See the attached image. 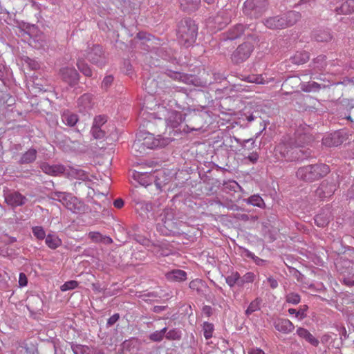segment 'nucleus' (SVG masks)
<instances>
[{"mask_svg": "<svg viewBox=\"0 0 354 354\" xmlns=\"http://www.w3.org/2000/svg\"><path fill=\"white\" fill-rule=\"evenodd\" d=\"M308 138L307 135H300L297 140L290 136L283 138L280 143L274 149V154L277 158H286L292 160L295 158L293 156L295 151L303 147Z\"/></svg>", "mask_w": 354, "mask_h": 354, "instance_id": "nucleus-1", "label": "nucleus"}, {"mask_svg": "<svg viewBox=\"0 0 354 354\" xmlns=\"http://www.w3.org/2000/svg\"><path fill=\"white\" fill-rule=\"evenodd\" d=\"M329 171V167L326 164L310 165L298 169L297 176L300 180L312 182L324 177Z\"/></svg>", "mask_w": 354, "mask_h": 354, "instance_id": "nucleus-2", "label": "nucleus"}, {"mask_svg": "<svg viewBox=\"0 0 354 354\" xmlns=\"http://www.w3.org/2000/svg\"><path fill=\"white\" fill-rule=\"evenodd\" d=\"M198 27L192 20L181 21L178 30L179 42L188 48L192 46L197 37Z\"/></svg>", "mask_w": 354, "mask_h": 354, "instance_id": "nucleus-3", "label": "nucleus"}, {"mask_svg": "<svg viewBox=\"0 0 354 354\" xmlns=\"http://www.w3.org/2000/svg\"><path fill=\"white\" fill-rule=\"evenodd\" d=\"M301 18L299 12H288L283 17H274L268 18L265 21V26L270 29H283L295 24Z\"/></svg>", "mask_w": 354, "mask_h": 354, "instance_id": "nucleus-4", "label": "nucleus"}, {"mask_svg": "<svg viewBox=\"0 0 354 354\" xmlns=\"http://www.w3.org/2000/svg\"><path fill=\"white\" fill-rule=\"evenodd\" d=\"M53 199L59 201L68 210L73 213H81L84 211V205L73 194L66 192H55Z\"/></svg>", "mask_w": 354, "mask_h": 354, "instance_id": "nucleus-5", "label": "nucleus"}, {"mask_svg": "<svg viewBox=\"0 0 354 354\" xmlns=\"http://www.w3.org/2000/svg\"><path fill=\"white\" fill-rule=\"evenodd\" d=\"M267 5V0H246L243 12L251 17L258 18L266 11Z\"/></svg>", "mask_w": 354, "mask_h": 354, "instance_id": "nucleus-6", "label": "nucleus"}, {"mask_svg": "<svg viewBox=\"0 0 354 354\" xmlns=\"http://www.w3.org/2000/svg\"><path fill=\"white\" fill-rule=\"evenodd\" d=\"M84 55L93 64L102 67L106 64V57L102 48L99 45L88 46Z\"/></svg>", "mask_w": 354, "mask_h": 354, "instance_id": "nucleus-7", "label": "nucleus"}, {"mask_svg": "<svg viewBox=\"0 0 354 354\" xmlns=\"http://www.w3.org/2000/svg\"><path fill=\"white\" fill-rule=\"evenodd\" d=\"M254 50L252 44L247 41L239 45L232 55V61L240 64L248 59Z\"/></svg>", "mask_w": 354, "mask_h": 354, "instance_id": "nucleus-8", "label": "nucleus"}, {"mask_svg": "<svg viewBox=\"0 0 354 354\" xmlns=\"http://www.w3.org/2000/svg\"><path fill=\"white\" fill-rule=\"evenodd\" d=\"M169 144L168 139L162 138L160 135L155 137L153 134L147 133L143 139L142 145L149 148L153 149L157 147H164Z\"/></svg>", "mask_w": 354, "mask_h": 354, "instance_id": "nucleus-9", "label": "nucleus"}, {"mask_svg": "<svg viewBox=\"0 0 354 354\" xmlns=\"http://www.w3.org/2000/svg\"><path fill=\"white\" fill-rule=\"evenodd\" d=\"M59 74L62 79L70 86H74L79 82L80 75L73 67H63L60 69Z\"/></svg>", "mask_w": 354, "mask_h": 354, "instance_id": "nucleus-10", "label": "nucleus"}, {"mask_svg": "<svg viewBox=\"0 0 354 354\" xmlns=\"http://www.w3.org/2000/svg\"><path fill=\"white\" fill-rule=\"evenodd\" d=\"M27 201L26 196L17 191L9 192L5 194L6 203L12 208L22 206Z\"/></svg>", "mask_w": 354, "mask_h": 354, "instance_id": "nucleus-11", "label": "nucleus"}, {"mask_svg": "<svg viewBox=\"0 0 354 354\" xmlns=\"http://www.w3.org/2000/svg\"><path fill=\"white\" fill-rule=\"evenodd\" d=\"M335 192V185L323 181L315 191L316 196L321 199L331 196Z\"/></svg>", "mask_w": 354, "mask_h": 354, "instance_id": "nucleus-12", "label": "nucleus"}, {"mask_svg": "<svg viewBox=\"0 0 354 354\" xmlns=\"http://www.w3.org/2000/svg\"><path fill=\"white\" fill-rule=\"evenodd\" d=\"M274 326L277 330L283 334L290 333L295 329L294 324L288 319H277L274 322Z\"/></svg>", "mask_w": 354, "mask_h": 354, "instance_id": "nucleus-13", "label": "nucleus"}, {"mask_svg": "<svg viewBox=\"0 0 354 354\" xmlns=\"http://www.w3.org/2000/svg\"><path fill=\"white\" fill-rule=\"evenodd\" d=\"M343 140L340 133L335 131L325 136L322 139V144L328 147H337L343 142Z\"/></svg>", "mask_w": 354, "mask_h": 354, "instance_id": "nucleus-14", "label": "nucleus"}, {"mask_svg": "<svg viewBox=\"0 0 354 354\" xmlns=\"http://www.w3.org/2000/svg\"><path fill=\"white\" fill-rule=\"evenodd\" d=\"M92 106V95L89 93H84L77 100V107L80 112L88 111Z\"/></svg>", "mask_w": 354, "mask_h": 354, "instance_id": "nucleus-15", "label": "nucleus"}, {"mask_svg": "<svg viewBox=\"0 0 354 354\" xmlns=\"http://www.w3.org/2000/svg\"><path fill=\"white\" fill-rule=\"evenodd\" d=\"M62 120L66 125L74 127L78 121V116L71 111L66 109L62 113Z\"/></svg>", "mask_w": 354, "mask_h": 354, "instance_id": "nucleus-16", "label": "nucleus"}, {"mask_svg": "<svg viewBox=\"0 0 354 354\" xmlns=\"http://www.w3.org/2000/svg\"><path fill=\"white\" fill-rule=\"evenodd\" d=\"M297 335L306 339L308 342H309L313 346H317L319 344V341L316 339L307 329L304 328L299 327L297 330Z\"/></svg>", "mask_w": 354, "mask_h": 354, "instance_id": "nucleus-17", "label": "nucleus"}, {"mask_svg": "<svg viewBox=\"0 0 354 354\" xmlns=\"http://www.w3.org/2000/svg\"><path fill=\"white\" fill-rule=\"evenodd\" d=\"M183 121V115L181 113L176 111H171L169 113L167 118L168 125L172 128L177 127Z\"/></svg>", "mask_w": 354, "mask_h": 354, "instance_id": "nucleus-18", "label": "nucleus"}, {"mask_svg": "<svg viewBox=\"0 0 354 354\" xmlns=\"http://www.w3.org/2000/svg\"><path fill=\"white\" fill-rule=\"evenodd\" d=\"M166 277L169 281H183L187 279V273L182 270H174L166 274Z\"/></svg>", "mask_w": 354, "mask_h": 354, "instance_id": "nucleus-19", "label": "nucleus"}, {"mask_svg": "<svg viewBox=\"0 0 354 354\" xmlns=\"http://www.w3.org/2000/svg\"><path fill=\"white\" fill-rule=\"evenodd\" d=\"M88 236L94 243H104L106 244H111L113 240L111 237L103 236L98 232H91L88 234Z\"/></svg>", "mask_w": 354, "mask_h": 354, "instance_id": "nucleus-20", "label": "nucleus"}, {"mask_svg": "<svg viewBox=\"0 0 354 354\" xmlns=\"http://www.w3.org/2000/svg\"><path fill=\"white\" fill-rule=\"evenodd\" d=\"M245 30V27L242 24H236L230 28L227 33V39L233 40L239 37Z\"/></svg>", "mask_w": 354, "mask_h": 354, "instance_id": "nucleus-21", "label": "nucleus"}, {"mask_svg": "<svg viewBox=\"0 0 354 354\" xmlns=\"http://www.w3.org/2000/svg\"><path fill=\"white\" fill-rule=\"evenodd\" d=\"M336 11L342 15L351 14L354 11V0H346L340 7L337 8Z\"/></svg>", "mask_w": 354, "mask_h": 354, "instance_id": "nucleus-22", "label": "nucleus"}, {"mask_svg": "<svg viewBox=\"0 0 354 354\" xmlns=\"http://www.w3.org/2000/svg\"><path fill=\"white\" fill-rule=\"evenodd\" d=\"M179 2L183 10L190 11L196 10L201 4V0H179Z\"/></svg>", "mask_w": 354, "mask_h": 354, "instance_id": "nucleus-23", "label": "nucleus"}, {"mask_svg": "<svg viewBox=\"0 0 354 354\" xmlns=\"http://www.w3.org/2000/svg\"><path fill=\"white\" fill-rule=\"evenodd\" d=\"M37 157V151L35 149H30L22 154L20 160V164H28L32 162Z\"/></svg>", "mask_w": 354, "mask_h": 354, "instance_id": "nucleus-24", "label": "nucleus"}, {"mask_svg": "<svg viewBox=\"0 0 354 354\" xmlns=\"http://www.w3.org/2000/svg\"><path fill=\"white\" fill-rule=\"evenodd\" d=\"M247 204L258 207L261 209L266 208V204L263 199L259 194H254L245 199Z\"/></svg>", "mask_w": 354, "mask_h": 354, "instance_id": "nucleus-25", "label": "nucleus"}, {"mask_svg": "<svg viewBox=\"0 0 354 354\" xmlns=\"http://www.w3.org/2000/svg\"><path fill=\"white\" fill-rule=\"evenodd\" d=\"M65 168L61 165H46V174L57 176L64 174Z\"/></svg>", "mask_w": 354, "mask_h": 354, "instance_id": "nucleus-26", "label": "nucleus"}, {"mask_svg": "<svg viewBox=\"0 0 354 354\" xmlns=\"http://www.w3.org/2000/svg\"><path fill=\"white\" fill-rule=\"evenodd\" d=\"M77 67L79 71L86 77H91L93 72L90 66L82 59L79 58L77 62Z\"/></svg>", "mask_w": 354, "mask_h": 354, "instance_id": "nucleus-27", "label": "nucleus"}, {"mask_svg": "<svg viewBox=\"0 0 354 354\" xmlns=\"http://www.w3.org/2000/svg\"><path fill=\"white\" fill-rule=\"evenodd\" d=\"M309 54L306 51L297 52L292 57V63L295 64H303L309 59Z\"/></svg>", "mask_w": 354, "mask_h": 354, "instance_id": "nucleus-28", "label": "nucleus"}, {"mask_svg": "<svg viewBox=\"0 0 354 354\" xmlns=\"http://www.w3.org/2000/svg\"><path fill=\"white\" fill-rule=\"evenodd\" d=\"M62 243V241L55 235L48 234L46 237V244L52 249H55L59 247Z\"/></svg>", "mask_w": 354, "mask_h": 354, "instance_id": "nucleus-29", "label": "nucleus"}, {"mask_svg": "<svg viewBox=\"0 0 354 354\" xmlns=\"http://www.w3.org/2000/svg\"><path fill=\"white\" fill-rule=\"evenodd\" d=\"M167 75L174 80L188 83L189 77L185 74L169 71L167 73Z\"/></svg>", "mask_w": 354, "mask_h": 354, "instance_id": "nucleus-30", "label": "nucleus"}, {"mask_svg": "<svg viewBox=\"0 0 354 354\" xmlns=\"http://www.w3.org/2000/svg\"><path fill=\"white\" fill-rule=\"evenodd\" d=\"M241 277L239 272H232L230 275L227 277L226 283L230 286L232 287L235 284H238L241 286Z\"/></svg>", "mask_w": 354, "mask_h": 354, "instance_id": "nucleus-31", "label": "nucleus"}, {"mask_svg": "<svg viewBox=\"0 0 354 354\" xmlns=\"http://www.w3.org/2000/svg\"><path fill=\"white\" fill-rule=\"evenodd\" d=\"M330 217L324 214H319L315 217V223L319 227H324L329 223Z\"/></svg>", "mask_w": 354, "mask_h": 354, "instance_id": "nucleus-32", "label": "nucleus"}, {"mask_svg": "<svg viewBox=\"0 0 354 354\" xmlns=\"http://www.w3.org/2000/svg\"><path fill=\"white\" fill-rule=\"evenodd\" d=\"M214 328V325L209 322H204L203 325V331L204 337L206 339H209L212 337Z\"/></svg>", "mask_w": 354, "mask_h": 354, "instance_id": "nucleus-33", "label": "nucleus"}, {"mask_svg": "<svg viewBox=\"0 0 354 354\" xmlns=\"http://www.w3.org/2000/svg\"><path fill=\"white\" fill-rule=\"evenodd\" d=\"M260 304L261 301L259 299L253 300L246 309L245 314L248 316L253 313L254 312L260 310Z\"/></svg>", "mask_w": 354, "mask_h": 354, "instance_id": "nucleus-34", "label": "nucleus"}, {"mask_svg": "<svg viewBox=\"0 0 354 354\" xmlns=\"http://www.w3.org/2000/svg\"><path fill=\"white\" fill-rule=\"evenodd\" d=\"M166 332H167V328L165 327L164 328H162L160 330H156V331L152 333L149 335V339L153 342H160L162 340Z\"/></svg>", "mask_w": 354, "mask_h": 354, "instance_id": "nucleus-35", "label": "nucleus"}, {"mask_svg": "<svg viewBox=\"0 0 354 354\" xmlns=\"http://www.w3.org/2000/svg\"><path fill=\"white\" fill-rule=\"evenodd\" d=\"M165 337L168 340H180L182 336L181 331L174 328L165 333Z\"/></svg>", "mask_w": 354, "mask_h": 354, "instance_id": "nucleus-36", "label": "nucleus"}, {"mask_svg": "<svg viewBox=\"0 0 354 354\" xmlns=\"http://www.w3.org/2000/svg\"><path fill=\"white\" fill-rule=\"evenodd\" d=\"M249 82L259 84H268L270 81L273 80V78H270L268 80H265L262 75H253L248 77Z\"/></svg>", "mask_w": 354, "mask_h": 354, "instance_id": "nucleus-37", "label": "nucleus"}, {"mask_svg": "<svg viewBox=\"0 0 354 354\" xmlns=\"http://www.w3.org/2000/svg\"><path fill=\"white\" fill-rule=\"evenodd\" d=\"M78 282L75 280H71L65 282L63 285L61 286L60 290L62 292H66L67 290H73L77 288Z\"/></svg>", "mask_w": 354, "mask_h": 354, "instance_id": "nucleus-38", "label": "nucleus"}, {"mask_svg": "<svg viewBox=\"0 0 354 354\" xmlns=\"http://www.w3.org/2000/svg\"><path fill=\"white\" fill-rule=\"evenodd\" d=\"M301 298L300 296L295 292H290L286 295V301L289 304H292L294 305L298 304L300 302Z\"/></svg>", "mask_w": 354, "mask_h": 354, "instance_id": "nucleus-39", "label": "nucleus"}, {"mask_svg": "<svg viewBox=\"0 0 354 354\" xmlns=\"http://www.w3.org/2000/svg\"><path fill=\"white\" fill-rule=\"evenodd\" d=\"M133 176L136 179L138 180L139 183L143 186L148 185L150 183L149 180H147V178L149 176L145 174H140L139 172H136L133 174Z\"/></svg>", "mask_w": 354, "mask_h": 354, "instance_id": "nucleus-40", "label": "nucleus"}, {"mask_svg": "<svg viewBox=\"0 0 354 354\" xmlns=\"http://www.w3.org/2000/svg\"><path fill=\"white\" fill-rule=\"evenodd\" d=\"M107 121L106 117L105 115H97L94 118L93 124L92 127H101L104 125Z\"/></svg>", "mask_w": 354, "mask_h": 354, "instance_id": "nucleus-41", "label": "nucleus"}, {"mask_svg": "<svg viewBox=\"0 0 354 354\" xmlns=\"http://www.w3.org/2000/svg\"><path fill=\"white\" fill-rule=\"evenodd\" d=\"M91 132L95 139L102 138L105 135L104 131L101 129V127H92Z\"/></svg>", "mask_w": 354, "mask_h": 354, "instance_id": "nucleus-42", "label": "nucleus"}, {"mask_svg": "<svg viewBox=\"0 0 354 354\" xmlns=\"http://www.w3.org/2000/svg\"><path fill=\"white\" fill-rule=\"evenodd\" d=\"M255 275L253 272H249L245 274L242 278H241V286H243L245 283H252L254 280Z\"/></svg>", "mask_w": 354, "mask_h": 354, "instance_id": "nucleus-43", "label": "nucleus"}, {"mask_svg": "<svg viewBox=\"0 0 354 354\" xmlns=\"http://www.w3.org/2000/svg\"><path fill=\"white\" fill-rule=\"evenodd\" d=\"M315 37L317 41H321V42L328 41L330 40V39H331V36H330V33L328 32H325V31L322 32L319 34H317Z\"/></svg>", "mask_w": 354, "mask_h": 354, "instance_id": "nucleus-44", "label": "nucleus"}, {"mask_svg": "<svg viewBox=\"0 0 354 354\" xmlns=\"http://www.w3.org/2000/svg\"><path fill=\"white\" fill-rule=\"evenodd\" d=\"M33 234L39 239H44V230L42 227H34L32 228Z\"/></svg>", "mask_w": 354, "mask_h": 354, "instance_id": "nucleus-45", "label": "nucleus"}, {"mask_svg": "<svg viewBox=\"0 0 354 354\" xmlns=\"http://www.w3.org/2000/svg\"><path fill=\"white\" fill-rule=\"evenodd\" d=\"M203 286L202 281L201 279H194L189 283V288L192 290L199 291L201 286Z\"/></svg>", "mask_w": 354, "mask_h": 354, "instance_id": "nucleus-46", "label": "nucleus"}, {"mask_svg": "<svg viewBox=\"0 0 354 354\" xmlns=\"http://www.w3.org/2000/svg\"><path fill=\"white\" fill-rule=\"evenodd\" d=\"M113 81V77L112 75L106 76L102 82V87L104 89H107L111 85Z\"/></svg>", "mask_w": 354, "mask_h": 354, "instance_id": "nucleus-47", "label": "nucleus"}, {"mask_svg": "<svg viewBox=\"0 0 354 354\" xmlns=\"http://www.w3.org/2000/svg\"><path fill=\"white\" fill-rule=\"evenodd\" d=\"M308 306L306 305L300 307L299 309L297 311V317L299 319H303L306 317V311L308 310Z\"/></svg>", "mask_w": 354, "mask_h": 354, "instance_id": "nucleus-48", "label": "nucleus"}, {"mask_svg": "<svg viewBox=\"0 0 354 354\" xmlns=\"http://www.w3.org/2000/svg\"><path fill=\"white\" fill-rule=\"evenodd\" d=\"M300 83V80L298 77H290L287 79L283 84V86L286 87L292 84L297 85Z\"/></svg>", "mask_w": 354, "mask_h": 354, "instance_id": "nucleus-49", "label": "nucleus"}, {"mask_svg": "<svg viewBox=\"0 0 354 354\" xmlns=\"http://www.w3.org/2000/svg\"><path fill=\"white\" fill-rule=\"evenodd\" d=\"M28 284V278L24 272H21L19 276V286L20 288L25 287Z\"/></svg>", "mask_w": 354, "mask_h": 354, "instance_id": "nucleus-50", "label": "nucleus"}, {"mask_svg": "<svg viewBox=\"0 0 354 354\" xmlns=\"http://www.w3.org/2000/svg\"><path fill=\"white\" fill-rule=\"evenodd\" d=\"M119 317L120 316L118 313L114 314L108 319L107 324L109 326L113 325L119 319Z\"/></svg>", "mask_w": 354, "mask_h": 354, "instance_id": "nucleus-51", "label": "nucleus"}, {"mask_svg": "<svg viewBox=\"0 0 354 354\" xmlns=\"http://www.w3.org/2000/svg\"><path fill=\"white\" fill-rule=\"evenodd\" d=\"M247 158L252 163H255L257 160H258V158H259V155L256 152H252L251 153L248 157Z\"/></svg>", "mask_w": 354, "mask_h": 354, "instance_id": "nucleus-52", "label": "nucleus"}, {"mask_svg": "<svg viewBox=\"0 0 354 354\" xmlns=\"http://www.w3.org/2000/svg\"><path fill=\"white\" fill-rule=\"evenodd\" d=\"M248 354H265V352L259 348H252L248 350Z\"/></svg>", "mask_w": 354, "mask_h": 354, "instance_id": "nucleus-53", "label": "nucleus"}, {"mask_svg": "<svg viewBox=\"0 0 354 354\" xmlns=\"http://www.w3.org/2000/svg\"><path fill=\"white\" fill-rule=\"evenodd\" d=\"M270 286L272 288V289H274L276 288L277 286H278V282L276 279H274V278L272 277H268V279H267Z\"/></svg>", "mask_w": 354, "mask_h": 354, "instance_id": "nucleus-54", "label": "nucleus"}, {"mask_svg": "<svg viewBox=\"0 0 354 354\" xmlns=\"http://www.w3.org/2000/svg\"><path fill=\"white\" fill-rule=\"evenodd\" d=\"M113 205L118 209H120L124 206V201L121 198H117L113 202Z\"/></svg>", "mask_w": 354, "mask_h": 354, "instance_id": "nucleus-55", "label": "nucleus"}, {"mask_svg": "<svg viewBox=\"0 0 354 354\" xmlns=\"http://www.w3.org/2000/svg\"><path fill=\"white\" fill-rule=\"evenodd\" d=\"M82 354H91L92 350L87 346H82L80 348Z\"/></svg>", "mask_w": 354, "mask_h": 354, "instance_id": "nucleus-56", "label": "nucleus"}, {"mask_svg": "<svg viewBox=\"0 0 354 354\" xmlns=\"http://www.w3.org/2000/svg\"><path fill=\"white\" fill-rule=\"evenodd\" d=\"M5 76V67L0 65V80H3Z\"/></svg>", "mask_w": 354, "mask_h": 354, "instance_id": "nucleus-57", "label": "nucleus"}, {"mask_svg": "<svg viewBox=\"0 0 354 354\" xmlns=\"http://www.w3.org/2000/svg\"><path fill=\"white\" fill-rule=\"evenodd\" d=\"M297 310L296 309H294V308H290L288 310V313L290 314V315H292V314H295L297 315Z\"/></svg>", "mask_w": 354, "mask_h": 354, "instance_id": "nucleus-58", "label": "nucleus"}, {"mask_svg": "<svg viewBox=\"0 0 354 354\" xmlns=\"http://www.w3.org/2000/svg\"><path fill=\"white\" fill-rule=\"evenodd\" d=\"M8 241H9V243H14V242L17 241V239L15 237H9Z\"/></svg>", "mask_w": 354, "mask_h": 354, "instance_id": "nucleus-59", "label": "nucleus"}, {"mask_svg": "<svg viewBox=\"0 0 354 354\" xmlns=\"http://www.w3.org/2000/svg\"><path fill=\"white\" fill-rule=\"evenodd\" d=\"M204 1L208 4H212L216 1V0H204Z\"/></svg>", "mask_w": 354, "mask_h": 354, "instance_id": "nucleus-60", "label": "nucleus"}, {"mask_svg": "<svg viewBox=\"0 0 354 354\" xmlns=\"http://www.w3.org/2000/svg\"><path fill=\"white\" fill-rule=\"evenodd\" d=\"M312 86H313V87H315V88H319V85L317 83H316V82H313V83L312 84Z\"/></svg>", "mask_w": 354, "mask_h": 354, "instance_id": "nucleus-61", "label": "nucleus"}, {"mask_svg": "<svg viewBox=\"0 0 354 354\" xmlns=\"http://www.w3.org/2000/svg\"><path fill=\"white\" fill-rule=\"evenodd\" d=\"M145 35V33H143V32H140V33H138V37L139 38H140V39H142V38H143V37H142V35Z\"/></svg>", "mask_w": 354, "mask_h": 354, "instance_id": "nucleus-62", "label": "nucleus"}, {"mask_svg": "<svg viewBox=\"0 0 354 354\" xmlns=\"http://www.w3.org/2000/svg\"><path fill=\"white\" fill-rule=\"evenodd\" d=\"M253 119H254V118H253V117H252V116H250V117H248V120L249 122L252 121V120H253Z\"/></svg>", "mask_w": 354, "mask_h": 354, "instance_id": "nucleus-63", "label": "nucleus"}, {"mask_svg": "<svg viewBox=\"0 0 354 354\" xmlns=\"http://www.w3.org/2000/svg\"><path fill=\"white\" fill-rule=\"evenodd\" d=\"M206 309H207L208 310H210V308H208V307H205V308H204V310H205Z\"/></svg>", "mask_w": 354, "mask_h": 354, "instance_id": "nucleus-64", "label": "nucleus"}]
</instances>
